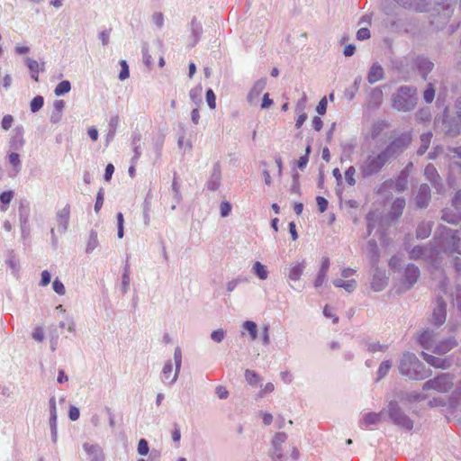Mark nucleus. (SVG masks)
<instances>
[{
  "instance_id": "4468645a",
  "label": "nucleus",
  "mask_w": 461,
  "mask_h": 461,
  "mask_svg": "<svg viewBox=\"0 0 461 461\" xmlns=\"http://www.w3.org/2000/svg\"><path fill=\"white\" fill-rule=\"evenodd\" d=\"M330 265V262L329 258L323 257L321 258V264L320 270H319V272L316 276L315 281H314V286L316 288L321 287L326 281Z\"/></svg>"
},
{
  "instance_id": "680f3d73",
  "label": "nucleus",
  "mask_w": 461,
  "mask_h": 461,
  "mask_svg": "<svg viewBox=\"0 0 461 461\" xmlns=\"http://www.w3.org/2000/svg\"><path fill=\"white\" fill-rule=\"evenodd\" d=\"M357 40L364 41L370 38V32L367 28H360L357 32Z\"/></svg>"
},
{
  "instance_id": "052dcab7",
  "label": "nucleus",
  "mask_w": 461,
  "mask_h": 461,
  "mask_svg": "<svg viewBox=\"0 0 461 461\" xmlns=\"http://www.w3.org/2000/svg\"><path fill=\"white\" fill-rule=\"evenodd\" d=\"M140 140V137L133 139V145H134V149H133L134 157H133V158L134 159H139V158L141 155Z\"/></svg>"
},
{
  "instance_id": "4c0bfd02",
  "label": "nucleus",
  "mask_w": 461,
  "mask_h": 461,
  "mask_svg": "<svg viewBox=\"0 0 461 461\" xmlns=\"http://www.w3.org/2000/svg\"><path fill=\"white\" fill-rule=\"evenodd\" d=\"M44 104V99L41 95L35 96L30 103V108L32 113L40 111Z\"/></svg>"
},
{
  "instance_id": "ea45409f",
  "label": "nucleus",
  "mask_w": 461,
  "mask_h": 461,
  "mask_svg": "<svg viewBox=\"0 0 461 461\" xmlns=\"http://www.w3.org/2000/svg\"><path fill=\"white\" fill-rule=\"evenodd\" d=\"M9 163L14 167L15 171H20L21 168V159L18 153L12 152L8 156Z\"/></svg>"
},
{
  "instance_id": "c03bdc74",
  "label": "nucleus",
  "mask_w": 461,
  "mask_h": 461,
  "mask_svg": "<svg viewBox=\"0 0 461 461\" xmlns=\"http://www.w3.org/2000/svg\"><path fill=\"white\" fill-rule=\"evenodd\" d=\"M205 98H206L208 106L212 110L215 109L216 108V96H215L214 92L212 89H208L206 91Z\"/></svg>"
},
{
  "instance_id": "13d9d810",
  "label": "nucleus",
  "mask_w": 461,
  "mask_h": 461,
  "mask_svg": "<svg viewBox=\"0 0 461 461\" xmlns=\"http://www.w3.org/2000/svg\"><path fill=\"white\" fill-rule=\"evenodd\" d=\"M327 104H328L327 98L326 97L321 98L316 107L317 113L321 115H323L327 111Z\"/></svg>"
},
{
  "instance_id": "72a5a7b5",
  "label": "nucleus",
  "mask_w": 461,
  "mask_h": 461,
  "mask_svg": "<svg viewBox=\"0 0 461 461\" xmlns=\"http://www.w3.org/2000/svg\"><path fill=\"white\" fill-rule=\"evenodd\" d=\"M246 381L252 386H256L260 382V376L253 370L246 369L244 373Z\"/></svg>"
},
{
  "instance_id": "2f4dec72",
  "label": "nucleus",
  "mask_w": 461,
  "mask_h": 461,
  "mask_svg": "<svg viewBox=\"0 0 461 461\" xmlns=\"http://www.w3.org/2000/svg\"><path fill=\"white\" fill-rule=\"evenodd\" d=\"M70 90H71L70 82L68 80H63L56 86V87L54 89V94L57 96H60V95H63L68 93Z\"/></svg>"
},
{
  "instance_id": "338daca9",
  "label": "nucleus",
  "mask_w": 461,
  "mask_h": 461,
  "mask_svg": "<svg viewBox=\"0 0 461 461\" xmlns=\"http://www.w3.org/2000/svg\"><path fill=\"white\" fill-rule=\"evenodd\" d=\"M215 393L220 399H226L229 396L228 390L222 385L217 386Z\"/></svg>"
},
{
  "instance_id": "f8f14e48",
  "label": "nucleus",
  "mask_w": 461,
  "mask_h": 461,
  "mask_svg": "<svg viewBox=\"0 0 461 461\" xmlns=\"http://www.w3.org/2000/svg\"><path fill=\"white\" fill-rule=\"evenodd\" d=\"M70 216V208L68 205H66L64 208L58 211L56 215L57 221V231L60 234L64 233L68 227Z\"/></svg>"
},
{
  "instance_id": "bb28decb",
  "label": "nucleus",
  "mask_w": 461,
  "mask_h": 461,
  "mask_svg": "<svg viewBox=\"0 0 461 461\" xmlns=\"http://www.w3.org/2000/svg\"><path fill=\"white\" fill-rule=\"evenodd\" d=\"M252 273L258 276L259 280H266L268 277V270L267 266L257 261L252 266Z\"/></svg>"
},
{
  "instance_id": "dca6fc26",
  "label": "nucleus",
  "mask_w": 461,
  "mask_h": 461,
  "mask_svg": "<svg viewBox=\"0 0 461 461\" xmlns=\"http://www.w3.org/2000/svg\"><path fill=\"white\" fill-rule=\"evenodd\" d=\"M387 285V276L384 271L376 270L373 276L371 287L375 292H380Z\"/></svg>"
},
{
  "instance_id": "de8ad7c7",
  "label": "nucleus",
  "mask_w": 461,
  "mask_h": 461,
  "mask_svg": "<svg viewBox=\"0 0 461 461\" xmlns=\"http://www.w3.org/2000/svg\"><path fill=\"white\" fill-rule=\"evenodd\" d=\"M367 349L371 353H375L378 351L384 352L387 349V346L379 344L378 342H372L368 344Z\"/></svg>"
},
{
  "instance_id": "f3484780",
  "label": "nucleus",
  "mask_w": 461,
  "mask_h": 461,
  "mask_svg": "<svg viewBox=\"0 0 461 461\" xmlns=\"http://www.w3.org/2000/svg\"><path fill=\"white\" fill-rule=\"evenodd\" d=\"M83 448L89 456L91 461H103L104 454L101 447L97 444L84 443Z\"/></svg>"
},
{
  "instance_id": "3c124183",
  "label": "nucleus",
  "mask_w": 461,
  "mask_h": 461,
  "mask_svg": "<svg viewBox=\"0 0 461 461\" xmlns=\"http://www.w3.org/2000/svg\"><path fill=\"white\" fill-rule=\"evenodd\" d=\"M14 117L10 114H6L3 117L1 126L5 131L9 130L13 126Z\"/></svg>"
},
{
  "instance_id": "39448f33",
  "label": "nucleus",
  "mask_w": 461,
  "mask_h": 461,
  "mask_svg": "<svg viewBox=\"0 0 461 461\" xmlns=\"http://www.w3.org/2000/svg\"><path fill=\"white\" fill-rule=\"evenodd\" d=\"M399 371L402 375L412 380H423L430 375V371L427 370L418 357L410 352L402 355Z\"/></svg>"
},
{
  "instance_id": "a18cd8bd",
  "label": "nucleus",
  "mask_w": 461,
  "mask_h": 461,
  "mask_svg": "<svg viewBox=\"0 0 461 461\" xmlns=\"http://www.w3.org/2000/svg\"><path fill=\"white\" fill-rule=\"evenodd\" d=\"M225 335V330L218 329L211 333V339L216 343H221L224 339Z\"/></svg>"
},
{
  "instance_id": "0eeeda50",
  "label": "nucleus",
  "mask_w": 461,
  "mask_h": 461,
  "mask_svg": "<svg viewBox=\"0 0 461 461\" xmlns=\"http://www.w3.org/2000/svg\"><path fill=\"white\" fill-rule=\"evenodd\" d=\"M175 372L173 373L172 362L167 361L162 368L161 380L164 384H173L178 378L182 365V351L179 347H176L174 351Z\"/></svg>"
},
{
  "instance_id": "7c9ffc66",
  "label": "nucleus",
  "mask_w": 461,
  "mask_h": 461,
  "mask_svg": "<svg viewBox=\"0 0 461 461\" xmlns=\"http://www.w3.org/2000/svg\"><path fill=\"white\" fill-rule=\"evenodd\" d=\"M431 232V223L421 222L417 229V238L419 239H426Z\"/></svg>"
},
{
  "instance_id": "393cba45",
  "label": "nucleus",
  "mask_w": 461,
  "mask_h": 461,
  "mask_svg": "<svg viewBox=\"0 0 461 461\" xmlns=\"http://www.w3.org/2000/svg\"><path fill=\"white\" fill-rule=\"evenodd\" d=\"M99 245L98 235L96 230H91L88 234L86 253L91 254Z\"/></svg>"
},
{
  "instance_id": "a878e982",
  "label": "nucleus",
  "mask_w": 461,
  "mask_h": 461,
  "mask_svg": "<svg viewBox=\"0 0 461 461\" xmlns=\"http://www.w3.org/2000/svg\"><path fill=\"white\" fill-rule=\"evenodd\" d=\"M221 184V173L217 167H214L210 179L207 182V188L211 191H215L219 188Z\"/></svg>"
},
{
  "instance_id": "423d86ee",
  "label": "nucleus",
  "mask_w": 461,
  "mask_h": 461,
  "mask_svg": "<svg viewBox=\"0 0 461 461\" xmlns=\"http://www.w3.org/2000/svg\"><path fill=\"white\" fill-rule=\"evenodd\" d=\"M393 107L398 111L407 112L416 105V91L410 86H401L393 95Z\"/></svg>"
},
{
  "instance_id": "58836bf2",
  "label": "nucleus",
  "mask_w": 461,
  "mask_h": 461,
  "mask_svg": "<svg viewBox=\"0 0 461 461\" xmlns=\"http://www.w3.org/2000/svg\"><path fill=\"white\" fill-rule=\"evenodd\" d=\"M130 271L129 267H126L124 268L122 277V292L123 294H126L129 291L130 288Z\"/></svg>"
},
{
  "instance_id": "e2e57ef3",
  "label": "nucleus",
  "mask_w": 461,
  "mask_h": 461,
  "mask_svg": "<svg viewBox=\"0 0 461 461\" xmlns=\"http://www.w3.org/2000/svg\"><path fill=\"white\" fill-rule=\"evenodd\" d=\"M316 203L320 212H324L328 207V201L322 196H317Z\"/></svg>"
},
{
  "instance_id": "f257e3e1",
  "label": "nucleus",
  "mask_w": 461,
  "mask_h": 461,
  "mask_svg": "<svg viewBox=\"0 0 461 461\" xmlns=\"http://www.w3.org/2000/svg\"><path fill=\"white\" fill-rule=\"evenodd\" d=\"M410 139L403 137L391 142L384 149L372 151L361 163L359 171L364 178L377 174L386 163L408 145Z\"/></svg>"
},
{
  "instance_id": "79ce46f5",
  "label": "nucleus",
  "mask_w": 461,
  "mask_h": 461,
  "mask_svg": "<svg viewBox=\"0 0 461 461\" xmlns=\"http://www.w3.org/2000/svg\"><path fill=\"white\" fill-rule=\"evenodd\" d=\"M26 65H27L28 68L30 69L31 73H40V71L43 69L42 68H41L38 61H36L32 59H30V58L26 59Z\"/></svg>"
},
{
  "instance_id": "5fc2aeb1",
  "label": "nucleus",
  "mask_w": 461,
  "mask_h": 461,
  "mask_svg": "<svg viewBox=\"0 0 461 461\" xmlns=\"http://www.w3.org/2000/svg\"><path fill=\"white\" fill-rule=\"evenodd\" d=\"M221 217H227L231 212V204L229 202H222L220 205Z\"/></svg>"
},
{
  "instance_id": "37998d69",
  "label": "nucleus",
  "mask_w": 461,
  "mask_h": 461,
  "mask_svg": "<svg viewBox=\"0 0 461 461\" xmlns=\"http://www.w3.org/2000/svg\"><path fill=\"white\" fill-rule=\"evenodd\" d=\"M120 65H121L122 69L119 74V79L121 81H124L125 79H127L130 77L129 66H128L126 60H121Z\"/></svg>"
},
{
  "instance_id": "69168bd1",
  "label": "nucleus",
  "mask_w": 461,
  "mask_h": 461,
  "mask_svg": "<svg viewBox=\"0 0 461 461\" xmlns=\"http://www.w3.org/2000/svg\"><path fill=\"white\" fill-rule=\"evenodd\" d=\"M280 378L286 384H291L294 380V376L289 371H282L280 373Z\"/></svg>"
},
{
  "instance_id": "6e6d98bb",
  "label": "nucleus",
  "mask_w": 461,
  "mask_h": 461,
  "mask_svg": "<svg viewBox=\"0 0 461 461\" xmlns=\"http://www.w3.org/2000/svg\"><path fill=\"white\" fill-rule=\"evenodd\" d=\"M435 96V90L429 85V86L424 91L423 98L427 103H431Z\"/></svg>"
},
{
  "instance_id": "4be33fe9",
  "label": "nucleus",
  "mask_w": 461,
  "mask_h": 461,
  "mask_svg": "<svg viewBox=\"0 0 461 461\" xmlns=\"http://www.w3.org/2000/svg\"><path fill=\"white\" fill-rule=\"evenodd\" d=\"M334 286L339 288H343L348 293H352L357 288V281L355 279H344V278H335L332 281Z\"/></svg>"
},
{
  "instance_id": "603ef678",
  "label": "nucleus",
  "mask_w": 461,
  "mask_h": 461,
  "mask_svg": "<svg viewBox=\"0 0 461 461\" xmlns=\"http://www.w3.org/2000/svg\"><path fill=\"white\" fill-rule=\"evenodd\" d=\"M138 453L146 456L149 453V445L146 439L141 438L138 444Z\"/></svg>"
},
{
  "instance_id": "9d476101",
  "label": "nucleus",
  "mask_w": 461,
  "mask_h": 461,
  "mask_svg": "<svg viewBox=\"0 0 461 461\" xmlns=\"http://www.w3.org/2000/svg\"><path fill=\"white\" fill-rule=\"evenodd\" d=\"M385 409L380 412H367L362 416L359 425L362 429H368L372 425H377L385 420Z\"/></svg>"
},
{
  "instance_id": "1a4fd4ad",
  "label": "nucleus",
  "mask_w": 461,
  "mask_h": 461,
  "mask_svg": "<svg viewBox=\"0 0 461 461\" xmlns=\"http://www.w3.org/2000/svg\"><path fill=\"white\" fill-rule=\"evenodd\" d=\"M453 385L452 377L448 374H442L423 384V390H434L438 393L448 391Z\"/></svg>"
},
{
  "instance_id": "c85d7f7f",
  "label": "nucleus",
  "mask_w": 461,
  "mask_h": 461,
  "mask_svg": "<svg viewBox=\"0 0 461 461\" xmlns=\"http://www.w3.org/2000/svg\"><path fill=\"white\" fill-rule=\"evenodd\" d=\"M442 220L451 224H457L461 221V212H452L450 210H445L443 211Z\"/></svg>"
},
{
  "instance_id": "49530a36",
  "label": "nucleus",
  "mask_w": 461,
  "mask_h": 461,
  "mask_svg": "<svg viewBox=\"0 0 461 461\" xmlns=\"http://www.w3.org/2000/svg\"><path fill=\"white\" fill-rule=\"evenodd\" d=\"M52 288L55 293H57L59 295H64L66 294V288L63 283L59 279L56 278L52 283Z\"/></svg>"
},
{
  "instance_id": "864d4df0",
  "label": "nucleus",
  "mask_w": 461,
  "mask_h": 461,
  "mask_svg": "<svg viewBox=\"0 0 461 461\" xmlns=\"http://www.w3.org/2000/svg\"><path fill=\"white\" fill-rule=\"evenodd\" d=\"M275 390V385L273 383H267L261 387L259 391V397H264L266 394L271 393Z\"/></svg>"
},
{
  "instance_id": "20e7f679",
  "label": "nucleus",
  "mask_w": 461,
  "mask_h": 461,
  "mask_svg": "<svg viewBox=\"0 0 461 461\" xmlns=\"http://www.w3.org/2000/svg\"><path fill=\"white\" fill-rule=\"evenodd\" d=\"M418 340L423 348L431 349L435 354H446L456 346L455 339H443L438 332L430 330L423 331Z\"/></svg>"
},
{
  "instance_id": "a211bd4d",
  "label": "nucleus",
  "mask_w": 461,
  "mask_h": 461,
  "mask_svg": "<svg viewBox=\"0 0 461 461\" xmlns=\"http://www.w3.org/2000/svg\"><path fill=\"white\" fill-rule=\"evenodd\" d=\"M384 77V70L381 65L378 63H374L367 73V81L369 84L373 85L376 82L382 80Z\"/></svg>"
},
{
  "instance_id": "a19ab883",
  "label": "nucleus",
  "mask_w": 461,
  "mask_h": 461,
  "mask_svg": "<svg viewBox=\"0 0 461 461\" xmlns=\"http://www.w3.org/2000/svg\"><path fill=\"white\" fill-rule=\"evenodd\" d=\"M355 174L356 168L353 166L349 167L345 172V179L349 185H355L356 184Z\"/></svg>"
},
{
  "instance_id": "774afa93",
  "label": "nucleus",
  "mask_w": 461,
  "mask_h": 461,
  "mask_svg": "<svg viewBox=\"0 0 461 461\" xmlns=\"http://www.w3.org/2000/svg\"><path fill=\"white\" fill-rule=\"evenodd\" d=\"M68 416L71 420L75 421V420H78V418L80 416V411H79L78 408H77L76 406H71L69 408Z\"/></svg>"
},
{
  "instance_id": "0e129e2a",
  "label": "nucleus",
  "mask_w": 461,
  "mask_h": 461,
  "mask_svg": "<svg viewBox=\"0 0 461 461\" xmlns=\"http://www.w3.org/2000/svg\"><path fill=\"white\" fill-rule=\"evenodd\" d=\"M103 204H104V194H103V191L100 190L96 195V201H95V212H98L101 210Z\"/></svg>"
},
{
  "instance_id": "5701e85b",
  "label": "nucleus",
  "mask_w": 461,
  "mask_h": 461,
  "mask_svg": "<svg viewBox=\"0 0 461 461\" xmlns=\"http://www.w3.org/2000/svg\"><path fill=\"white\" fill-rule=\"evenodd\" d=\"M241 336H245V332H248L252 341L258 339V325L255 321H244L241 325Z\"/></svg>"
},
{
  "instance_id": "e433bc0d",
  "label": "nucleus",
  "mask_w": 461,
  "mask_h": 461,
  "mask_svg": "<svg viewBox=\"0 0 461 461\" xmlns=\"http://www.w3.org/2000/svg\"><path fill=\"white\" fill-rule=\"evenodd\" d=\"M427 398V395L423 393L411 392L406 393L405 400L409 402H416L423 401Z\"/></svg>"
},
{
  "instance_id": "ddd939ff",
  "label": "nucleus",
  "mask_w": 461,
  "mask_h": 461,
  "mask_svg": "<svg viewBox=\"0 0 461 461\" xmlns=\"http://www.w3.org/2000/svg\"><path fill=\"white\" fill-rule=\"evenodd\" d=\"M267 86V79L260 78L256 81L248 94L247 99L250 104H256L258 102L259 95L264 91Z\"/></svg>"
},
{
  "instance_id": "09e8293b",
  "label": "nucleus",
  "mask_w": 461,
  "mask_h": 461,
  "mask_svg": "<svg viewBox=\"0 0 461 461\" xmlns=\"http://www.w3.org/2000/svg\"><path fill=\"white\" fill-rule=\"evenodd\" d=\"M425 175L430 181H436L438 176L436 168L432 165H428L425 167Z\"/></svg>"
},
{
  "instance_id": "c9c22d12",
  "label": "nucleus",
  "mask_w": 461,
  "mask_h": 461,
  "mask_svg": "<svg viewBox=\"0 0 461 461\" xmlns=\"http://www.w3.org/2000/svg\"><path fill=\"white\" fill-rule=\"evenodd\" d=\"M431 138H432L431 132H426V133L421 134V136H420L421 145L418 150V153L420 155H422L426 152V150L428 149L429 145L430 143Z\"/></svg>"
},
{
  "instance_id": "4d7b16f0",
  "label": "nucleus",
  "mask_w": 461,
  "mask_h": 461,
  "mask_svg": "<svg viewBox=\"0 0 461 461\" xmlns=\"http://www.w3.org/2000/svg\"><path fill=\"white\" fill-rule=\"evenodd\" d=\"M32 338L36 341L41 342L44 339V330L42 327H37L32 332Z\"/></svg>"
},
{
  "instance_id": "6e6552de",
  "label": "nucleus",
  "mask_w": 461,
  "mask_h": 461,
  "mask_svg": "<svg viewBox=\"0 0 461 461\" xmlns=\"http://www.w3.org/2000/svg\"><path fill=\"white\" fill-rule=\"evenodd\" d=\"M385 413L395 425L406 429H411L413 428V421L402 411L396 402L391 401L388 403L385 408Z\"/></svg>"
},
{
  "instance_id": "aec40b11",
  "label": "nucleus",
  "mask_w": 461,
  "mask_h": 461,
  "mask_svg": "<svg viewBox=\"0 0 461 461\" xmlns=\"http://www.w3.org/2000/svg\"><path fill=\"white\" fill-rule=\"evenodd\" d=\"M420 276V270L417 267L412 264H409L405 268L404 281L407 288L412 286Z\"/></svg>"
},
{
  "instance_id": "7ed1b4c3",
  "label": "nucleus",
  "mask_w": 461,
  "mask_h": 461,
  "mask_svg": "<svg viewBox=\"0 0 461 461\" xmlns=\"http://www.w3.org/2000/svg\"><path fill=\"white\" fill-rule=\"evenodd\" d=\"M287 435L285 432H277L274 435L271 441L269 456L271 461H287L289 454L293 461L299 458V450L294 445H285Z\"/></svg>"
},
{
  "instance_id": "f704fd0d",
  "label": "nucleus",
  "mask_w": 461,
  "mask_h": 461,
  "mask_svg": "<svg viewBox=\"0 0 461 461\" xmlns=\"http://www.w3.org/2000/svg\"><path fill=\"white\" fill-rule=\"evenodd\" d=\"M392 366H393V362L391 360H384V361H383L380 364L379 368L377 370V378H376V380L379 381L382 378H384L388 374V372L390 371Z\"/></svg>"
},
{
  "instance_id": "f03ea898",
  "label": "nucleus",
  "mask_w": 461,
  "mask_h": 461,
  "mask_svg": "<svg viewBox=\"0 0 461 461\" xmlns=\"http://www.w3.org/2000/svg\"><path fill=\"white\" fill-rule=\"evenodd\" d=\"M456 230L447 227H442L440 233L436 237L437 249H427L422 247H414L410 251V257L412 259L429 260L434 254H438L440 250L448 253L457 252L459 239L456 236Z\"/></svg>"
},
{
  "instance_id": "8fccbe9b",
  "label": "nucleus",
  "mask_w": 461,
  "mask_h": 461,
  "mask_svg": "<svg viewBox=\"0 0 461 461\" xmlns=\"http://www.w3.org/2000/svg\"><path fill=\"white\" fill-rule=\"evenodd\" d=\"M261 338H262V343L264 346H268L270 344V335H269L268 325H264L261 328Z\"/></svg>"
},
{
  "instance_id": "bf43d9fd",
  "label": "nucleus",
  "mask_w": 461,
  "mask_h": 461,
  "mask_svg": "<svg viewBox=\"0 0 461 461\" xmlns=\"http://www.w3.org/2000/svg\"><path fill=\"white\" fill-rule=\"evenodd\" d=\"M51 280V276L48 270H44L41 272V278L40 281L41 286H47Z\"/></svg>"
},
{
  "instance_id": "cd10ccee",
  "label": "nucleus",
  "mask_w": 461,
  "mask_h": 461,
  "mask_svg": "<svg viewBox=\"0 0 461 461\" xmlns=\"http://www.w3.org/2000/svg\"><path fill=\"white\" fill-rule=\"evenodd\" d=\"M203 86L198 85L189 91V98L197 107L203 103Z\"/></svg>"
},
{
  "instance_id": "412c9836",
  "label": "nucleus",
  "mask_w": 461,
  "mask_h": 461,
  "mask_svg": "<svg viewBox=\"0 0 461 461\" xmlns=\"http://www.w3.org/2000/svg\"><path fill=\"white\" fill-rule=\"evenodd\" d=\"M424 360L436 368L445 369L449 366V362L446 358L438 357L428 353L422 352Z\"/></svg>"
},
{
  "instance_id": "2eb2a0df",
  "label": "nucleus",
  "mask_w": 461,
  "mask_h": 461,
  "mask_svg": "<svg viewBox=\"0 0 461 461\" xmlns=\"http://www.w3.org/2000/svg\"><path fill=\"white\" fill-rule=\"evenodd\" d=\"M432 321L438 326L443 324L446 321V303L441 299L437 301V305L432 313Z\"/></svg>"
},
{
  "instance_id": "6ab92c4d",
  "label": "nucleus",
  "mask_w": 461,
  "mask_h": 461,
  "mask_svg": "<svg viewBox=\"0 0 461 461\" xmlns=\"http://www.w3.org/2000/svg\"><path fill=\"white\" fill-rule=\"evenodd\" d=\"M430 199V189L426 184L420 186L418 194L416 196V203L420 208H424L429 204Z\"/></svg>"
},
{
  "instance_id": "473e14b6",
  "label": "nucleus",
  "mask_w": 461,
  "mask_h": 461,
  "mask_svg": "<svg viewBox=\"0 0 461 461\" xmlns=\"http://www.w3.org/2000/svg\"><path fill=\"white\" fill-rule=\"evenodd\" d=\"M361 81H362L361 77H356L354 80L353 86L345 91V96L348 100H352L355 97L356 93L359 89Z\"/></svg>"
},
{
  "instance_id": "b1692460",
  "label": "nucleus",
  "mask_w": 461,
  "mask_h": 461,
  "mask_svg": "<svg viewBox=\"0 0 461 461\" xmlns=\"http://www.w3.org/2000/svg\"><path fill=\"white\" fill-rule=\"evenodd\" d=\"M405 207V200L403 198H397L392 204L390 217L392 220L397 219L402 213Z\"/></svg>"
},
{
  "instance_id": "9b49d317",
  "label": "nucleus",
  "mask_w": 461,
  "mask_h": 461,
  "mask_svg": "<svg viewBox=\"0 0 461 461\" xmlns=\"http://www.w3.org/2000/svg\"><path fill=\"white\" fill-rule=\"evenodd\" d=\"M306 267L305 261H297L291 263L288 267L286 268L285 275L287 276L289 281L291 282H297L301 279V276H303L304 269Z\"/></svg>"
},
{
  "instance_id": "c756f323",
  "label": "nucleus",
  "mask_w": 461,
  "mask_h": 461,
  "mask_svg": "<svg viewBox=\"0 0 461 461\" xmlns=\"http://www.w3.org/2000/svg\"><path fill=\"white\" fill-rule=\"evenodd\" d=\"M13 198H14V192L13 191L3 192L0 194V201H1V203H2L0 205V211L1 212H6L7 208H8V205L11 203Z\"/></svg>"
}]
</instances>
